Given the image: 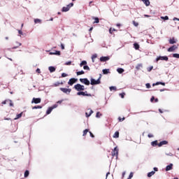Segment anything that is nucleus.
<instances>
[{
	"label": "nucleus",
	"mask_w": 179,
	"mask_h": 179,
	"mask_svg": "<svg viewBox=\"0 0 179 179\" xmlns=\"http://www.w3.org/2000/svg\"><path fill=\"white\" fill-rule=\"evenodd\" d=\"M101 79V76H100L96 80L94 78H91V83H90V84L92 86H94V85H100V83H101V81L100 80Z\"/></svg>",
	"instance_id": "nucleus-1"
},
{
	"label": "nucleus",
	"mask_w": 179,
	"mask_h": 179,
	"mask_svg": "<svg viewBox=\"0 0 179 179\" xmlns=\"http://www.w3.org/2000/svg\"><path fill=\"white\" fill-rule=\"evenodd\" d=\"M73 87L77 90V92H83V90H85V85H82L80 84L75 85Z\"/></svg>",
	"instance_id": "nucleus-2"
},
{
	"label": "nucleus",
	"mask_w": 179,
	"mask_h": 179,
	"mask_svg": "<svg viewBox=\"0 0 179 179\" xmlns=\"http://www.w3.org/2000/svg\"><path fill=\"white\" fill-rule=\"evenodd\" d=\"M73 6V3H70L69 5H67L66 7H63L62 9V12H68L71 8Z\"/></svg>",
	"instance_id": "nucleus-3"
},
{
	"label": "nucleus",
	"mask_w": 179,
	"mask_h": 179,
	"mask_svg": "<svg viewBox=\"0 0 179 179\" xmlns=\"http://www.w3.org/2000/svg\"><path fill=\"white\" fill-rule=\"evenodd\" d=\"M78 96H87V97H92L91 94H87V91L85 92H78L77 93Z\"/></svg>",
	"instance_id": "nucleus-4"
},
{
	"label": "nucleus",
	"mask_w": 179,
	"mask_h": 179,
	"mask_svg": "<svg viewBox=\"0 0 179 179\" xmlns=\"http://www.w3.org/2000/svg\"><path fill=\"white\" fill-rule=\"evenodd\" d=\"M169 61V57L167 56H159L156 59L157 62L159 61Z\"/></svg>",
	"instance_id": "nucleus-5"
},
{
	"label": "nucleus",
	"mask_w": 179,
	"mask_h": 179,
	"mask_svg": "<svg viewBox=\"0 0 179 179\" xmlns=\"http://www.w3.org/2000/svg\"><path fill=\"white\" fill-rule=\"evenodd\" d=\"M118 152H119L118 147H115L112 151L113 157H118Z\"/></svg>",
	"instance_id": "nucleus-6"
},
{
	"label": "nucleus",
	"mask_w": 179,
	"mask_h": 179,
	"mask_svg": "<svg viewBox=\"0 0 179 179\" xmlns=\"http://www.w3.org/2000/svg\"><path fill=\"white\" fill-rule=\"evenodd\" d=\"M80 82H81V83H84V85H86L87 86L90 85V81L87 80V78H80Z\"/></svg>",
	"instance_id": "nucleus-7"
},
{
	"label": "nucleus",
	"mask_w": 179,
	"mask_h": 179,
	"mask_svg": "<svg viewBox=\"0 0 179 179\" xmlns=\"http://www.w3.org/2000/svg\"><path fill=\"white\" fill-rule=\"evenodd\" d=\"M60 90L61 92H62L63 93H65L66 94H69V93L72 92V90L68 89V88H64V87H60Z\"/></svg>",
	"instance_id": "nucleus-8"
},
{
	"label": "nucleus",
	"mask_w": 179,
	"mask_h": 179,
	"mask_svg": "<svg viewBox=\"0 0 179 179\" xmlns=\"http://www.w3.org/2000/svg\"><path fill=\"white\" fill-rule=\"evenodd\" d=\"M77 82L78 78H71L68 82V85H69V86H73V84L76 83Z\"/></svg>",
	"instance_id": "nucleus-9"
},
{
	"label": "nucleus",
	"mask_w": 179,
	"mask_h": 179,
	"mask_svg": "<svg viewBox=\"0 0 179 179\" xmlns=\"http://www.w3.org/2000/svg\"><path fill=\"white\" fill-rule=\"evenodd\" d=\"M39 104V103H41V98H33L31 101V103L33 104Z\"/></svg>",
	"instance_id": "nucleus-10"
},
{
	"label": "nucleus",
	"mask_w": 179,
	"mask_h": 179,
	"mask_svg": "<svg viewBox=\"0 0 179 179\" xmlns=\"http://www.w3.org/2000/svg\"><path fill=\"white\" fill-rule=\"evenodd\" d=\"M177 48H178V46L173 45L168 49V52H173V51H176V50H177Z\"/></svg>",
	"instance_id": "nucleus-11"
},
{
	"label": "nucleus",
	"mask_w": 179,
	"mask_h": 179,
	"mask_svg": "<svg viewBox=\"0 0 179 179\" xmlns=\"http://www.w3.org/2000/svg\"><path fill=\"white\" fill-rule=\"evenodd\" d=\"M109 60H110V57L108 56L100 57L101 62H106V61H109Z\"/></svg>",
	"instance_id": "nucleus-12"
},
{
	"label": "nucleus",
	"mask_w": 179,
	"mask_h": 179,
	"mask_svg": "<svg viewBox=\"0 0 179 179\" xmlns=\"http://www.w3.org/2000/svg\"><path fill=\"white\" fill-rule=\"evenodd\" d=\"M50 55H61V51L55 50V52H50Z\"/></svg>",
	"instance_id": "nucleus-13"
},
{
	"label": "nucleus",
	"mask_w": 179,
	"mask_h": 179,
	"mask_svg": "<svg viewBox=\"0 0 179 179\" xmlns=\"http://www.w3.org/2000/svg\"><path fill=\"white\" fill-rule=\"evenodd\" d=\"M169 143V141H162L159 143H158L159 148H161V146H163V145H167Z\"/></svg>",
	"instance_id": "nucleus-14"
},
{
	"label": "nucleus",
	"mask_w": 179,
	"mask_h": 179,
	"mask_svg": "<svg viewBox=\"0 0 179 179\" xmlns=\"http://www.w3.org/2000/svg\"><path fill=\"white\" fill-rule=\"evenodd\" d=\"M93 113V110L92 109H88V112L85 113V115L87 117H90Z\"/></svg>",
	"instance_id": "nucleus-15"
},
{
	"label": "nucleus",
	"mask_w": 179,
	"mask_h": 179,
	"mask_svg": "<svg viewBox=\"0 0 179 179\" xmlns=\"http://www.w3.org/2000/svg\"><path fill=\"white\" fill-rule=\"evenodd\" d=\"M159 85H162V86H166V83L157 82L156 83H153L152 86H157Z\"/></svg>",
	"instance_id": "nucleus-16"
},
{
	"label": "nucleus",
	"mask_w": 179,
	"mask_h": 179,
	"mask_svg": "<svg viewBox=\"0 0 179 179\" xmlns=\"http://www.w3.org/2000/svg\"><path fill=\"white\" fill-rule=\"evenodd\" d=\"M173 169V164H170L166 167V171H170V170Z\"/></svg>",
	"instance_id": "nucleus-17"
},
{
	"label": "nucleus",
	"mask_w": 179,
	"mask_h": 179,
	"mask_svg": "<svg viewBox=\"0 0 179 179\" xmlns=\"http://www.w3.org/2000/svg\"><path fill=\"white\" fill-rule=\"evenodd\" d=\"M59 85H64V83L63 82H61V83L57 82V83H55L52 86L54 87H58V86H59Z\"/></svg>",
	"instance_id": "nucleus-18"
},
{
	"label": "nucleus",
	"mask_w": 179,
	"mask_h": 179,
	"mask_svg": "<svg viewBox=\"0 0 179 179\" xmlns=\"http://www.w3.org/2000/svg\"><path fill=\"white\" fill-rule=\"evenodd\" d=\"M143 3H145V6H149L150 5V1L149 0H141Z\"/></svg>",
	"instance_id": "nucleus-19"
},
{
	"label": "nucleus",
	"mask_w": 179,
	"mask_h": 179,
	"mask_svg": "<svg viewBox=\"0 0 179 179\" xmlns=\"http://www.w3.org/2000/svg\"><path fill=\"white\" fill-rule=\"evenodd\" d=\"M102 72H103V75H107L108 73H110V69H103Z\"/></svg>",
	"instance_id": "nucleus-20"
},
{
	"label": "nucleus",
	"mask_w": 179,
	"mask_h": 179,
	"mask_svg": "<svg viewBox=\"0 0 179 179\" xmlns=\"http://www.w3.org/2000/svg\"><path fill=\"white\" fill-rule=\"evenodd\" d=\"M113 138H120V131H115V134H113Z\"/></svg>",
	"instance_id": "nucleus-21"
},
{
	"label": "nucleus",
	"mask_w": 179,
	"mask_h": 179,
	"mask_svg": "<svg viewBox=\"0 0 179 179\" xmlns=\"http://www.w3.org/2000/svg\"><path fill=\"white\" fill-rule=\"evenodd\" d=\"M52 110H54V108L50 107V108L47 110L46 114H47V115L51 114V112L52 111Z\"/></svg>",
	"instance_id": "nucleus-22"
},
{
	"label": "nucleus",
	"mask_w": 179,
	"mask_h": 179,
	"mask_svg": "<svg viewBox=\"0 0 179 179\" xmlns=\"http://www.w3.org/2000/svg\"><path fill=\"white\" fill-rule=\"evenodd\" d=\"M176 39L174 38L169 39V44H176Z\"/></svg>",
	"instance_id": "nucleus-23"
},
{
	"label": "nucleus",
	"mask_w": 179,
	"mask_h": 179,
	"mask_svg": "<svg viewBox=\"0 0 179 179\" xmlns=\"http://www.w3.org/2000/svg\"><path fill=\"white\" fill-rule=\"evenodd\" d=\"M156 172H155L154 171H151V172H149L148 173V177H149V178H150V177H152V176H155V173Z\"/></svg>",
	"instance_id": "nucleus-24"
},
{
	"label": "nucleus",
	"mask_w": 179,
	"mask_h": 179,
	"mask_svg": "<svg viewBox=\"0 0 179 179\" xmlns=\"http://www.w3.org/2000/svg\"><path fill=\"white\" fill-rule=\"evenodd\" d=\"M22 115H23V112L16 115L15 117V120H19V118H21Z\"/></svg>",
	"instance_id": "nucleus-25"
},
{
	"label": "nucleus",
	"mask_w": 179,
	"mask_h": 179,
	"mask_svg": "<svg viewBox=\"0 0 179 179\" xmlns=\"http://www.w3.org/2000/svg\"><path fill=\"white\" fill-rule=\"evenodd\" d=\"M49 71H50V73L55 72V67L50 66L49 67Z\"/></svg>",
	"instance_id": "nucleus-26"
},
{
	"label": "nucleus",
	"mask_w": 179,
	"mask_h": 179,
	"mask_svg": "<svg viewBox=\"0 0 179 179\" xmlns=\"http://www.w3.org/2000/svg\"><path fill=\"white\" fill-rule=\"evenodd\" d=\"M151 145H152V146H159V143H157V141H152V143H151Z\"/></svg>",
	"instance_id": "nucleus-27"
},
{
	"label": "nucleus",
	"mask_w": 179,
	"mask_h": 179,
	"mask_svg": "<svg viewBox=\"0 0 179 179\" xmlns=\"http://www.w3.org/2000/svg\"><path fill=\"white\" fill-rule=\"evenodd\" d=\"M114 31H117V29H114V28H110L109 29V33L110 34H113V33H114Z\"/></svg>",
	"instance_id": "nucleus-28"
},
{
	"label": "nucleus",
	"mask_w": 179,
	"mask_h": 179,
	"mask_svg": "<svg viewBox=\"0 0 179 179\" xmlns=\"http://www.w3.org/2000/svg\"><path fill=\"white\" fill-rule=\"evenodd\" d=\"M83 65H85V66H86V65H87V62H86V61H83L80 64V66H83Z\"/></svg>",
	"instance_id": "nucleus-29"
},
{
	"label": "nucleus",
	"mask_w": 179,
	"mask_h": 179,
	"mask_svg": "<svg viewBox=\"0 0 179 179\" xmlns=\"http://www.w3.org/2000/svg\"><path fill=\"white\" fill-rule=\"evenodd\" d=\"M76 74H77L78 76H79L80 75H85V71L82 70L81 71H78L76 73Z\"/></svg>",
	"instance_id": "nucleus-30"
},
{
	"label": "nucleus",
	"mask_w": 179,
	"mask_h": 179,
	"mask_svg": "<svg viewBox=\"0 0 179 179\" xmlns=\"http://www.w3.org/2000/svg\"><path fill=\"white\" fill-rule=\"evenodd\" d=\"M40 108H43V106H34L32 108L33 110H37V109H40Z\"/></svg>",
	"instance_id": "nucleus-31"
},
{
	"label": "nucleus",
	"mask_w": 179,
	"mask_h": 179,
	"mask_svg": "<svg viewBox=\"0 0 179 179\" xmlns=\"http://www.w3.org/2000/svg\"><path fill=\"white\" fill-rule=\"evenodd\" d=\"M87 132H89V129H86L83 131V136H86L87 135Z\"/></svg>",
	"instance_id": "nucleus-32"
},
{
	"label": "nucleus",
	"mask_w": 179,
	"mask_h": 179,
	"mask_svg": "<svg viewBox=\"0 0 179 179\" xmlns=\"http://www.w3.org/2000/svg\"><path fill=\"white\" fill-rule=\"evenodd\" d=\"M134 47L135 50H139V44H138L137 43L134 44Z\"/></svg>",
	"instance_id": "nucleus-33"
},
{
	"label": "nucleus",
	"mask_w": 179,
	"mask_h": 179,
	"mask_svg": "<svg viewBox=\"0 0 179 179\" xmlns=\"http://www.w3.org/2000/svg\"><path fill=\"white\" fill-rule=\"evenodd\" d=\"M118 73H123L124 72V69H121V68H119L117 69Z\"/></svg>",
	"instance_id": "nucleus-34"
},
{
	"label": "nucleus",
	"mask_w": 179,
	"mask_h": 179,
	"mask_svg": "<svg viewBox=\"0 0 179 179\" xmlns=\"http://www.w3.org/2000/svg\"><path fill=\"white\" fill-rule=\"evenodd\" d=\"M93 19H94V22H93L94 23H99L100 20H99V17H93Z\"/></svg>",
	"instance_id": "nucleus-35"
},
{
	"label": "nucleus",
	"mask_w": 179,
	"mask_h": 179,
	"mask_svg": "<svg viewBox=\"0 0 179 179\" xmlns=\"http://www.w3.org/2000/svg\"><path fill=\"white\" fill-rule=\"evenodd\" d=\"M29 171H25V172H24V178H27V177H29Z\"/></svg>",
	"instance_id": "nucleus-36"
},
{
	"label": "nucleus",
	"mask_w": 179,
	"mask_h": 179,
	"mask_svg": "<svg viewBox=\"0 0 179 179\" xmlns=\"http://www.w3.org/2000/svg\"><path fill=\"white\" fill-rule=\"evenodd\" d=\"M83 69H85V71H90V67H89V66L86 65L83 66Z\"/></svg>",
	"instance_id": "nucleus-37"
},
{
	"label": "nucleus",
	"mask_w": 179,
	"mask_h": 179,
	"mask_svg": "<svg viewBox=\"0 0 179 179\" xmlns=\"http://www.w3.org/2000/svg\"><path fill=\"white\" fill-rule=\"evenodd\" d=\"M141 68H142V64H137V66H136V69H141Z\"/></svg>",
	"instance_id": "nucleus-38"
},
{
	"label": "nucleus",
	"mask_w": 179,
	"mask_h": 179,
	"mask_svg": "<svg viewBox=\"0 0 179 179\" xmlns=\"http://www.w3.org/2000/svg\"><path fill=\"white\" fill-rule=\"evenodd\" d=\"M96 118H100V117H101V113H100V112H97L96 114Z\"/></svg>",
	"instance_id": "nucleus-39"
},
{
	"label": "nucleus",
	"mask_w": 179,
	"mask_h": 179,
	"mask_svg": "<svg viewBox=\"0 0 179 179\" xmlns=\"http://www.w3.org/2000/svg\"><path fill=\"white\" fill-rule=\"evenodd\" d=\"M97 58V55H93L92 57V62H94V59Z\"/></svg>",
	"instance_id": "nucleus-40"
},
{
	"label": "nucleus",
	"mask_w": 179,
	"mask_h": 179,
	"mask_svg": "<svg viewBox=\"0 0 179 179\" xmlns=\"http://www.w3.org/2000/svg\"><path fill=\"white\" fill-rule=\"evenodd\" d=\"M173 58H179V54L174 53V54H173Z\"/></svg>",
	"instance_id": "nucleus-41"
},
{
	"label": "nucleus",
	"mask_w": 179,
	"mask_h": 179,
	"mask_svg": "<svg viewBox=\"0 0 179 179\" xmlns=\"http://www.w3.org/2000/svg\"><path fill=\"white\" fill-rule=\"evenodd\" d=\"M34 23H41V20H40V19H35L34 20Z\"/></svg>",
	"instance_id": "nucleus-42"
},
{
	"label": "nucleus",
	"mask_w": 179,
	"mask_h": 179,
	"mask_svg": "<svg viewBox=\"0 0 179 179\" xmlns=\"http://www.w3.org/2000/svg\"><path fill=\"white\" fill-rule=\"evenodd\" d=\"M120 96L122 99H124V97H125V93L124 92H122V93H120Z\"/></svg>",
	"instance_id": "nucleus-43"
},
{
	"label": "nucleus",
	"mask_w": 179,
	"mask_h": 179,
	"mask_svg": "<svg viewBox=\"0 0 179 179\" xmlns=\"http://www.w3.org/2000/svg\"><path fill=\"white\" fill-rule=\"evenodd\" d=\"M110 91H112V90H117V87H114V86L110 87Z\"/></svg>",
	"instance_id": "nucleus-44"
},
{
	"label": "nucleus",
	"mask_w": 179,
	"mask_h": 179,
	"mask_svg": "<svg viewBox=\"0 0 179 179\" xmlns=\"http://www.w3.org/2000/svg\"><path fill=\"white\" fill-rule=\"evenodd\" d=\"M118 120H119L120 122H122V121H124L125 120V117L122 118L121 117H119Z\"/></svg>",
	"instance_id": "nucleus-45"
},
{
	"label": "nucleus",
	"mask_w": 179,
	"mask_h": 179,
	"mask_svg": "<svg viewBox=\"0 0 179 179\" xmlns=\"http://www.w3.org/2000/svg\"><path fill=\"white\" fill-rule=\"evenodd\" d=\"M8 101L10 103V107H13V102H12V100L8 99Z\"/></svg>",
	"instance_id": "nucleus-46"
},
{
	"label": "nucleus",
	"mask_w": 179,
	"mask_h": 179,
	"mask_svg": "<svg viewBox=\"0 0 179 179\" xmlns=\"http://www.w3.org/2000/svg\"><path fill=\"white\" fill-rule=\"evenodd\" d=\"M66 76H68V74L65 73H62V78H66Z\"/></svg>",
	"instance_id": "nucleus-47"
},
{
	"label": "nucleus",
	"mask_w": 179,
	"mask_h": 179,
	"mask_svg": "<svg viewBox=\"0 0 179 179\" xmlns=\"http://www.w3.org/2000/svg\"><path fill=\"white\" fill-rule=\"evenodd\" d=\"M17 46H15V47H14V48H13L16 49V48H17L18 47H20V45H22V43H17Z\"/></svg>",
	"instance_id": "nucleus-48"
},
{
	"label": "nucleus",
	"mask_w": 179,
	"mask_h": 179,
	"mask_svg": "<svg viewBox=\"0 0 179 179\" xmlns=\"http://www.w3.org/2000/svg\"><path fill=\"white\" fill-rule=\"evenodd\" d=\"M145 86H146L147 89H150V87H151L150 83L145 84Z\"/></svg>",
	"instance_id": "nucleus-49"
},
{
	"label": "nucleus",
	"mask_w": 179,
	"mask_h": 179,
	"mask_svg": "<svg viewBox=\"0 0 179 179\" xmlns=\"http://www.w3.org/2000/svg\"><path fill=\"white\" fill-rule=\"evenodd\" d=\"M9 101V99H6L5 101H3V102H1V104L4 105L6 104V102Z\"/></svg>",
	"instance_id": "nucleus-50"
},
{
	"label": "nucleus",
	"mask_w": 179,
	"mask_h": 179,
	"mask_svg": "<svg viewBox=\"0 0 179 179\" xmlns=\"http://www.w3.org/2000/svg\"><path fill=\"white\" fill-rule=\"evenodd\" d=\"M162 19H164V20H169V16L162 17Z\"/></svg>",
	"instance_id": "nucleus-51"
},
{
	"label": "nucleus",
	"mask_w": 179,
	"mask_h": 179,
	"mask_svg": "<svg viewBox=\"0 0 179 179\" xmlns=\"http://www.w3.org/2000/svg\"><path fill=\"white\" fill-rule=\"evenodd\" d=\"M132 177H134V173L131 172L129 176V178H132Z\"/></svg>",
	"instance_id": "nucleus-52"
},
{
	"label": "nucleus",
	"mask_w": 179,
	"mask_h": 179,
	"mask_svg": "<svg viewBox=\"0 0 179 179\" xmlns=\"http://www.w3.org/2000/svg\"><path fill=\"white\" fill-rule=\"evenodd\" d=\"M72 64V62H67L65 63V65H71Z\"/></svg>",
	"instance_id": "nucleus-53"
},
{
	"label": "nucleus",
	"mask_w": 179,
	"mask_h": 179,
	"mask_svg": "<svg viewBox=\"0 0 179 179\" xmlns=\"http://www.w3.org/2000/svg\"><path fill=\"white\" fill-rule=\"evenodd\" d=\"M61 48L62 50H65V46L62 43H61Z\"/></svg>",
	"instance_id": "nucleus-54"
},
{
	"label": "nucleus",
	"mask_w": 179,
	"mask_h": 179,
	"mask_svg": "<svg viewBox=\"0 0 179 179\" xmlns=\"http://www.w3.org/2000/svg\"><path fill=\"white\" fill-rule=\"evenodd\" d=\"M90 135L91 138H94V135L92 134V131H90Z\"/></svg>",
	"instance_id": "nucleus-55"
},
{
	"label": "nucleus",
	"mask_w": 179,
	"mask_h": 179,
	"mask_svg": "<svg viewBox=\"0 0 179 179\" xmlns=\"http://www.w3.org/2000/svg\"><path fill=\"white\" fill-rule=\"evenodd\" d=\"M133 23H134V26H136V27L138 26V24H139L138 22H136L135 21H134Z\"/></svg>",
	"instance_id": "nucleus-56"
},
{
	"label": "nucleus",
	"mask_w": 179,
	"mask_h": 179,
	"mask_svg": "<svg viewBox=\"0 0 179 179\" xmlns=\"http://www.w3.org/2000/svg\"><path fill=\"white\" fill-rule=\"evenodd\" d=\"M148 138H153V134H149L148 135Z\"/></svg>",
	"instance_id": "nucleus-57"
},
{
	"label": "nucleus",
	"mask_w": 179,
	"mask_h": 179,
	"mask_svg": "<svg viewBox=\"0 0 179 179\" xmlns=\"http://www.w3.org/2000/svg\"><path fill=\"white\" fill-rule=\"evenodd\" d=\"M36 72H37V73H41L40 69H36Z\"/></svg>",
	"instance_id": "nucleus-58"
},
{
	"label": "nucleus",
	"mask_w": 179,
	"mask_h": 179,
	"mask_svg": "<svg viewBox=\"0 0 179 179\" xmlns=\"http://www.w3.org/2000/svg\"><path fill=\"white\" fill-rule=\"evenodd\" d=\"M152 69H153V66H151V67H150V68L148 69V72H150V71H152Z\"/></svg>",
	"instance_id": "nucleus-59"
},
{
	"label": "nucleus",
	"mask_w": 179,
	"mask_h": 179,
	"mask_svg": "<svg viewBox=\"0 0 179 179\" xmlns=\"http://www.w3.org/2000/svg\"><path fill=\"white\" fill-rule=\"evenodd\" d=\"M18 33L19 34H23V32L22 31V30H18Z\"/></svg>",
	"instance_id": "nucleus-60"
},
{
	"label": "nucleus",
	"mask_w": 179,
	"mask_h": 179,
	"mask_svg": "<svg viewBox=\"0 0 179 179\" xmlns=\"http://www.w3.org/2000/svg\"><path fill=\"white\" fill-rule=\"evenodd\" d=\"M154 171H159V169L155 167V168H154Z\"/></svg>",
	"instance_id": "nucleus-61"
},
{
	"label": "nucleus",
	"mask_w": 179,
	"mask_h": 179,
	"mask_svg": "<svg viewBox=\"0 0 179 179\" xmlns=\"http://www.w3.org/2000/svg\"><path fill=\"white\" fill-rule=\"evenodd\" d=\"M153 100H155V96H152L150 99V101H153Z\"/></svg>",
	"instance_id": "nucleus-62"
},
{
	"label": "nucleus",
	"mask_w": 179,
	"mask_h": 179,
	"mask_svg": "<svg viewBox=\"0 0 179 179\" xmlns=\"http://www.w3.org/2000/svg\"><path fill=\"white\" fill-rule=\"evenodd\" d=\"M116 26H117V27H120L121 24H117Z\"/></svg>",
	"instance_id": "nucleus-63"
},
{
	"label": "nucleus",
	"mask_w": 179,
	"mask_h": 179,
	"mask_svg": "<svg viewBox=\"0 0 179 179\" xmlns=\"http://www.w3.org/2000/svg\"><path fill=\"white\" fill-rule=\"evenodd\" d=\"M173 20H178V21H179V19L177 18V17H174V18H173Z\"/></svg>",
	"instance_id": "nucleus-64"
}]
</instances>
